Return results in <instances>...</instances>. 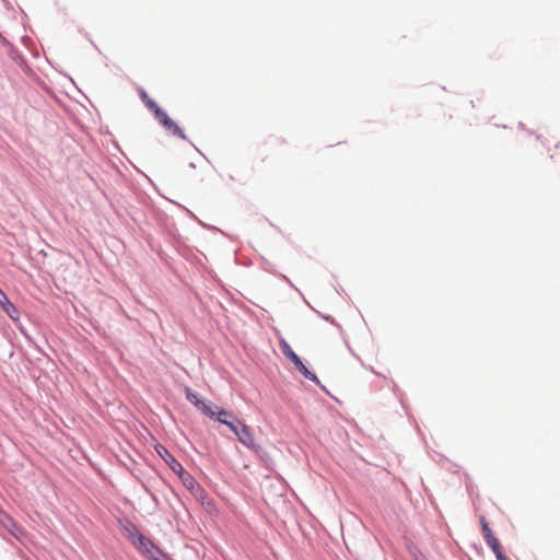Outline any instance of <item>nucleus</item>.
Here are the masks:
<instances>
[{
    "mask_svg": "<svg viewBox=\"0 0 560 560\" xmlns=\"http://www.w3.org/2000/svg\"><path fill=\"white\" fill-rule=\"evenodd\" d=\"M156 451L159 455L168 464L173 471L176 474L183 472V466L174 458L172 454H170L165 447L160 446L156 448Z\"/></svg>",
    "mask_w": 560,
    "mask_h": 560,
    "instance_id": "obj_5",
    "label": "nucleus"
},
{
    "mask_svg": "<svg viewBox=\"0 0 560 560\" xmlns=\"http://www.w3.org/2000/svg\"><path fill=\"white\" fill-rule=\"evenodd\" d=\"M480 525H481V529H482V534H483L485 538L493 535V533L490 529V527H489L485 516H480Z\"/></svg>",
    "mask_w": 560,
    "mask_h": 560,
    "instance_id": "obj_14",
    "label": "nucleus"
},
{
    "mask_svg": "<svg viewBox=\"0 0 560 560\" xmlns=\"http://www.w3.org/2000/svg\"><path fill=\"white\" fill-rule=\"evenodd\" d=\"M0 524L15 537H18V533L21 532V529L14 524L13 520L2 510H0Z\"/></svg>",
    "mask_w": 560,
    "mask_h": 560,
    "instance_id": "obj_6",
    "label": "nucleus"
},
{
    "mask_svg": "<svg viewBox=\"0 0 560 560\" xmlns=\"http://www.w3.org/2000/svg\"><path fill=\"white\" fill-rule=\"evenodd\" d=\"M5 294L3 293V291L0 289V298L4 296Z\"/></svg>",
    "mask_w": 560,
    "mask_h": 560,
    "instance_id": "obj_19",
    "label": "nucleus"
},
{
    "mask_svg": "<svg viewBox=\"0 0 560 560\" xmlns=\"http://www.w3.org/2000/svg\"><path fill=\"white\" fill-rule=\"evenodd\" d=\"M205 416L213 418H218V411L222 410L221 408L214 406L213 404L202 400L196 406Z\"/></svg>",
    "mask_w": 560,
    "mask_h": 560,
    "instance_id": "obj_8",
    "label": "nucleus"
},
{
    "mask_svg": "<svg viewBox=\"0 0 560 560\" xmlns=\"http://www.w3.org/2000/svg\"><path fill=\"white\" fill-rule=\"evenodd\" d=\"M495 557H497V560H508L506 557L503 553L498 555Z\"/></svg>",
    "mask_w": 560,
    "mask_h": 560,
    "instance_id": "obj_17",
    "label": "nucleus"
},
{
    "mask_svg": "<svg viewBox=\"0 0 560 560\" xmlns=\"http://www.w3.org/2000/svg\"><path fill=\"white\" fill-rule=\"evenodd\" d=\"M229 412L226 410H219L218 411V421L228 425L237 436L238 441L245 445L248 448H253L255 446V439L252 434L249 428L241 422L237 421L236 423L230 420L222 419V416H228Z\"/></svg>",
    "mask_w": 560,
    "mask_h": 560,
    "instance_id": "obj_2",
    "label": "nucleus"
},
{
    "mask_svg": "<svg viewBox=\"0 0 560 560\" xmlns=\"http://www.w3.org/2000/svg\"><path fill=\"white\" fill-rule=\"evenodd\" d=\"M485 540L488 544V546L492 549L495 556L503 553L501 550V545L494 535L485 538Z\"/></svg>",
    "mask_w": 560,
    "mask_h": 560,
    "instance_id": "obj_13",
    "label": "nucleus"
},
{
    "mask_svg": "<svg viewBox=\"0 0 560 560\" xmlns=\"http://www.w3.org/2000/svg\"><path fill=\"white\" fill-rule=\"evenodd\" d=\"M184 486L194 494L202 504H205L206 493L205 490L198 485L194 477L183 469V472L178 474Z\"/></svg>",
    "mask_w": 560,
    "mask_h": 560,
    "instance_id": "obj_3",
    "label": "nucleus"
},
{
    "mask_svg": "<svg viewBox=\"0 0 560 560\" xmlns=\"http://www.w3.org/2000/svg\"><path fill=\"white\" fill-rule=\"evenodd\" d=\"M135 546L145 555L155 552L165 558V555L158 547H155L154 544L149 538H147L142 534L136 539Z\"/></svg>",
    "mask_w": 560,
    "mask_h": 560,
    "instance_id": "obj_4",
    "label": "nucleus"
},
{
    "mask_svg": "<svg viewBox=\"0 0 560 560\" xmlns=\"http://www.w3.org/2000/svg\"><path fill=\"white\" fill-rule=\"evenodd\" d=\"M186 398L195 406H197L201 401L198 394L192 393L189 388L186 389Z\"/></svg>",
    "mask_w": 560,
    "mask_h": 560,
    "instance_id": "obj_15",
    "label": "nucleus"
},
{
    "mask_svg": "<svg viewBox=\"0 0 560 560\" xmlns=\"http://www.w3.org/2000/svg\"><path fill=\"white\" fill-rule=\"evenodd\" d=\"M0 305L11 319L16 320L19 318V311L9 301L7 295L0 298Z\"/></svg>",
    "mask_w": 560,
    "mask_h": 560,
    "instance_id": "obj_9",
    "label": "nucleus"
},
{
    "mask_svg": "<svg viewBox=\"0 0 560 560\" xmlns=\"http://www.w3.org/2000/svg\"><path fill=\"white\" fill-rule=\"evenodd\" d=\"M291 362L294 364L295 369H296V370H298V371H299V372H300V373H301L305 378H307V380H310V381H313V382H317V377H316V375H315L313 372H311V371H310V370L304 365V363H303V362H302V360L299 358V355H298L295 359H293Z\"/></svg>",
    "mask_w": 560,
    "mask_h": 560,
    "instance_id": "obj_10",
    "label": "nucleus"
},
{
    "mask_svg": "<svg viewBox=\"0 0 560 560\" xmlns=\"http://www.w3.org/2000/svg\"><path fill=\"white\" fill-rule=\"evenodd\" d=\"M148 557L151 559V560H166V557L163 558L162 556L155 553V552H152V553H147Z\"/></svg>",
    "mask_w": 560,
    "mask_h": 560,
    "instance_id": "obj_16",
    "label": "nucleus"
},
{
    "mask_svg": "<svg viewBox=\"0 0 560 560\" xmlns=\"http://www.w3.org/2000/svg\"><path fill=\"white\" fill-rule=\"evenodd\" d=\"M279 345H280L282 353L290 361H292L293 359H295L298 357V354L292 350V348L290 347V345L287 342V340L284 338L279 339Z\"/></svg>",
    "mask_w": 560,
    "mask_h": 560,
    "instance_id": "obj_12",
    "label": "nucleus"
},
{
    "mask_svg": "<svg viewBox=\"0 0 560 560\" xmlns=\"http://www.w3.org/2000/svg\"><path fill=\"white\" fill-rule=\"evenodd\" d=\"M205 416L213 418H218V411L222 410L221 408L214 406L213 404L202 400L196 406Z\"/></svg>",
    "mask_w": 560,
    "mask_h": 560,
    "instance_id": "obj_7",
    "label": "nucleus"
},
{
    "mask_svg": "<svg viewBox=\"0 0 560 560\" xmlns=\"http://www.w3.org/2000/svg\"><path fill=\"white\" fill-rule=\"evenodd\" d=\"M124 535L133 544L136 545V539L141 535V533L139 532V529L137 528V526L135 524H132L131 522H127L125 525H124Z\"/></svg>",
    "mask_w": 560,
    "mask_h": 560,
    "instance_id": "obj_11",
    "label": "nucleus"
},
{
    "mask_svg": "<svg viewBox=\"0 0 560 560\" xmlns=\"http://www.w3.org/2000/svg\"><path fill=\"white\" fill-rule=\"evenodd\" d=\"M228 418L233 419L234 417L229 412L228 416H222V419L229 420Z\"/></svg>",
    "mask_w": 560,
    "mask_h": 560,
    "instance_id": "obj_18",
    "label": "nucleus"
},
{
    "mask_svg": "<svg viewBox=\"0 0 560 560\" xmlns=\"http://www.w3.org/2000/svg\"><path fill=\"white\" fill-rule=\"evenodd\" d=\"M140 97L145 104V106L154 114L155 118L173 136H176L180 139H186L183 130L177 126L175 121H173L167 114L145 93V91H140Z\"/></svg>",
    "mask_w": 560,
    "mask_h": 560,
    "instance_id": "obj_1",
    "label": "nucleus"
}]
</instances>
